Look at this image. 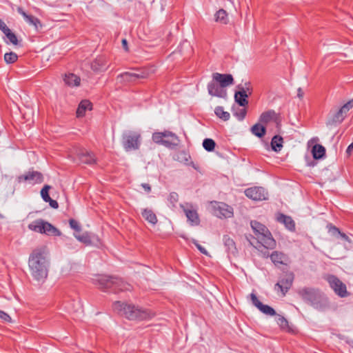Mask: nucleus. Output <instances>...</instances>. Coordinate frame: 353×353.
<instances>
[{"instance_id":"nucleus-23","label":"nucleus","mask_w":353,"mask_h":353,"mask_svg":"<svg viewBox=\"0 0 353 353\" xmlns=\"http://www.w3.org/2000/svg\"><path fill=\"white\" fill-rule=\"evenodd\" d=\"M79 161L85 164L94 165L97 163L95 154L92 152H81L78 154Z\"/></svg>"},{"instance_id":"nucleus-31","label":"nucleus","mask_w":353,"mask_h":353,"mask_svg":"<svg viewBox=\"0 0 353 353\" xmlns=\"http://www.w3.org/2000/svg\"><path fill=\"white\" fill-rule=\"evenodd\" d=\"M45 222L41 219H36L28 225V228L32 231L42 234Z\"/></svg>"},{"instance_id":"nucleus-42","label":"nucleus","mask_w":353,"mask_h":353,"mask_svg":"<svg viewBox=\"0 0 353 353\" xmlns=\"http://www.w3.org/2000/svg\"><path fill=\"white\" fill-rule=\"evenodd\" d=\"M246 114L247 110L245 108L241 109L239 108L235 111L234 110L233 112L234 116L236 117L239 121H243L245 119Z\"/></svg>"},{"instance_id":"nucleus-27","label":"nucleus","mask_w":353,"mask_h":353,"mask_svg":"<svg viewBox=\"0 0 353 353\" xmlns=\"http://www.w3.org/2000/svg\"><path fill=\"white\" fill-rule=\"evenodd\" d=\"M250 132L252 134L255 135L259 138L263 137L266 134V128L264 125L261 124L259 121V123L254 124L250 128Z\"/></svg>"},{"instance_id":"nucleus-13","label":"nucleus","mask_w":353,"mask_h":353,"mask_svg":"<svg viewBox=\"0 0 353 353\" xmlns=\"http://www.w3.org/2000/svg\"><path fill=\"white\" fill-rule=\"evenodd\" d=\"M43 174L32 169L17 177V181L19 183L28 182L32 185L40 184L43 182Z\"/></svg>"},{"instance_id":"nucleus-14","label":"nucleus","mask_w":353,"mask_h":353,"mask_svg":"<svg viewBox=\"0 0 353 353\" xmlns=\"http://www.w3.org/2000/svg\"><path fill=\"white\" fill-rule=\"evenodd\" d=\"M247 197L254 201H263L267 199V192L262 187H252L245 190Z\"/></svg>"},{"instance_id":"nucleus-19","label":"nucleus","mask_w":353,"mask_h":353,"mask_svg":"<svg viewBox=\"0 0 353 353\" xmlns=\"http://www.w3.org/2000/svg\"><path fill=\"white\" fill-rule=\"evenodd\" d=\"M212 79L224 88L234 83L233 77L230 74H220L215 72L212 75Z\"/></svg>"},{"instance_id":"nucleus-9","label":"nucleus","mask_w":353,"mask_h":353,"mask_svg":"<svg viewBox=\"0 0 353 353\" xmlns=\"http://www.w3.org/2000/svg\"><path fill=\"white\" fill-rule=\"evenodd\" d=\"M294 279V274L292 272H286L282 274L278 282L274 285V290L277 292H281L282 296H285L287 292L292 286Z\"/></svg>"},{"instance_id":"nucleus-56","label":"nucleus","mask_w":353,"mask_h":353,"mask_svg":"<svg viewBox=\"0 0 353 353\" xmlns=\"http://www.w3.org/2000/svg\"><path fill=\"white\" fill-rule=\"evenodd\" d=\"M122 46H123V48L125 49V51H128V41L125 39H123L122 40Z\"/></svg>"},{"instance_id":"nucleus-8","label":"nucleus","mask_w":353,"mask_h":353,"mask_svg":"<svg viewBox=\"0 0 353 353\" xmlns=\"http://www.w3.org/2000/svg\"><path fill=\"white\" fill-rule=\"evenodd\" d=\"M324 279L329 283L330 287L338 296L345 298L350 295V293L347 290L345 284L336 276L334 274H327Z\"/></svg>"},{"instance_id":"nucleus-24","label":"nucleus","mask_w":353,"mask_h":353,"mask_svg":"<svg viewBox=\"0 0 353 353\" xmlns=\"http://www.w3.org/2000/svg\"><path fill=\"white\" fill-rule=\"evenodd\" d=\"M92 103L87 99L82 100L77 108L76 114L77 117H83L85 114L86 110H92Z\"/></svg>"},{"instance_id":"nucleus-32","label":"nucleus","mask_w":353,"mask_h":353,"mask_svg":"<svg viewBox=\"0 0 353 353\" xmlns=\"http://www.w3.org/2000/svg\"><path fill=\"white\" fill-rule=\"evenodd\" d=\"M64 81L70 86H78L80 85L81 79L73 73L65 75Z\"/></svg>"},{"instance_id":"nucleus-26","label":"nucleus","mask_w":353,"mask_h":353,"mask_svg":"<svg viewBox=\"0 0 353 353\" xmlns=\"http://www.w3.org/2000/svg\"><path fill=\"white\" fill-rule=\"evenodd\" d=\"M249 96L242 88L241 90H239L235 92L234 100L240 106L245 107L248 104Z\"/></svg>"},{"instance_id":"nucleus-39","label":"nucleus","mask_w":353,"mask_h":353,"mask_svg":"<svg viewBox=\"0 0 353 353\" xmlns=\"http://www.w3.org/2000/svg\"><path fill=\"white\" fill-rule=\"evenodd\" d=\"M237 88H238V90H241V89L243 88V90L245 91V92L247 93L248 94H249L250 96L252 93V86L250 81H246L244 83H241V84L238 85Z\"/></svg>"},{"instance_id":"nucleus-6","label":"nucleus","mask_w":353,"mask_h":353,"mask_svg":"<svg viewBox=\"0 0 353 353\" xmlns=\"http://www.w3.org/2000/svg\"><path fill=\"white\" fill-rule=\"evenodd\" d=\"M152 139L155 143L170 149L176 147L180 141L176 134L169 130L154 132L152 134Z\"/></svg>"},{"instance_id":"nucleus-59","label":"nucleus","mask_w":353,"mask_h":353,"mask_svg":"<svg viewBox=\"0 0 353 353\" xmlns=\"http://www.w3.org/2000/svg\"><path fill=\"white\" fill-rule=\"evenodd\" d=\"M190 164L192 165V167H193L194 169L197 170V168L194 165V163H193L192 161L190 163Z\"/></svg>"},{"instance_id":"nucleus-40","label":"nucleus","mask_w":353,"mask_h":353,"mask_svg":"<svg viewBox=\"0 0 353 353\" xmlns=\"http://www.w3.org/2000/svg\"><path fill=\"white\" fill-rule=\"evenodd\" d=\"M18 56L15 52H10L4 54V60L7 63H14L17 61Z\"/></svg>"},{"instance_id":"nucleus-52","label":"nucleus","mask_w":353,"mask_h":353,"mask_svg":"<svg viewBox=\"0 0 353 353\" xmlns=\"http://www.w3.org/2000/svg\"><path fill=\"white\" fill-rule=\"evenodd\" d=\"M17 12L19 14L22 15L24 17V19L28 17V14L23 10V9L22 8H21V7L17 8Z\"/></svg>"},{"instance_id":"nucleus-11","label":"nucleus","mask_w":353,"mask_h":353,"mask_svg":"<svg viewBox=\"0 0 353 353\" xmlns=\"http://www.w3.org/2000/svg\"><path fill=\"white\" fill-rule=\"evenodd\" d=\"M141 135L136 132H129L123 136V146L125 151L138 150L140 146Z\"/></svg>"},{"instance_id":"nucleus-49","label":"nucleus","mask_w":353,"mask_h":353,"mask_svg":"<svg viewBox=\"0 0 353 353\" xmlns=\"http://www.w3.org/2000/svg\"><path fill=\"white\" fill-rule=\"evenodd\" d=\"M193 243L196 247V248L203 254L208 255V251L205 250V248H203L202 245H201L197 241L194 240Z\"/></svg>"},{"instance_id":"nucleus-3","label":"nucleus","mask_w":353,"mask_h":353,"mask_svg":"<svg viewBox=\"0 0 353 353\" xmlns=\"http://www.w3.org/2000/svg\"><path fill=\"white\" fill-rule=\"evenodd\" d=\"M94 281L95 283L99 285V288L105 292L119 293L132 290V286L130 283L117 277L100 275Z\"/></svg>"},{"instance_id":"nucleus-17","label":"nucleus","mask_w":353,"mask_h":353,"mask_svg":"<svg viewBox=\"0 0 353 353\" xmlns=\"http://www.w3.org/2000/svg\"><path fill=\"white\" fill-rule=\"evenodd\" d=\"M208 93L212 96L219 98H225L227 97L225 89L213 79L208 84Z\"/></svg>"},{"instance_id":"nucleus-55","label":"nucleus","mask_w":353,"mask_h":353,"mask_svg":"<svg viewBox=\"0 0 353 353\" xmlns=\"http://www.w3.org/2000/svg\"><path fill=\"white\" fill-rule=\"evenodd\" d=\"M261 256L265 259L270 257V254L267 250H265V251L261 250Z\"/></svg>"},{"instance_id":"nucleus-15","label":"nucleus","mask_w":353,"mask_h":353,"mask_svg":"<svg viewBox=\"0 0 353 353\" xmlns=\"http://www.w3.org/2000/svg\"><path fill=\"white\" fill-rule=\"evenodd\" d=\"M181 207L191 225H198L200 223V219L197 211L191 204L186 203L185 206L181 205Z\"/></svg>"},{"instance_id":"nucleus-57","label":"nucleus","mask_w":353,"mask_h":353,"mask_svg":"<svg viewBox=\"0 0 353 353\" xmlns=\"http://www.w3.org/2000/svg\"><path fill=\"white\" fill-rule=\"evenodd\" d=\"M303 93L302 92L301 88H299L298 89V97L301 98L303 97Z\"/></svg>"},{"instance_id":"nucleus-12","label":"nucleus","mask_w":353,"mask_h":353,"mask_svg":"<svg viewBox=\"0 0 353 353\" xmlns=\"http://www.w3.org/2000/svg\"><path fill=\"white\" fill-rule=\"evenodd\" d=\"M353 108V99L345 103L337 112L333 114L327 120V125L340 124L345 119L347 112Z\"/></svg>"},{"instance_id":"nucleus-25","label":"nucleus","mask_w":353,"mask_h":353,"mask_svg":"<svg viewBox=\"0 0 353 353\" xmlns=\"http://www.w3.org/2000/svg\"><path fill=\"white\" fill-rule=\"evenodd\" d=\"M277 221L279 223H283L285 228L290 231L295 230V223L291 216L283 214H279L277 216Z\"/></svg>"},{"instance_id":"nucleus-1","label":"nucleus","mask_w":353,"mask_h":353,"mask_svg":"<svg viewBox=\"0 0 353 353\" xmlns=\"http://www.w3.org/2000/svg\"><path fill=\"white\" fill-rule=\"evenodd\" d=\"M28 265L32 276L39 282H43L48 276V261L45 248L34 249L29 256Z\"/></svg>"},{"instance_id":"nucleus-33","label":"nucleus","mask_w":353,"mask_h":353,"mask_svg":"<svg viewBox=\"0 0 353 353\" xmlns=\"http://www.w3.org/2000/svg\"><path fill=\"white\" fill-rule=\"evenodd\" d=\"M283 141V139L282 137H281L279 135L274 136L271 141V147H272V150H274L275 152L280 151L283 147V145H282Z\"/></svg>"},{"instance_id":"nucleus-53","label":"nucleus","mask_w":353,"mask_h":353,"mask_svg":"<svg viewBox=\"0 0 353 353\" xmlns=\"http://www.w3.org/2000/svg\"><path fill=\"white\" fill-rule=\"evenodd\" d=\"M8 28L7 25L0 19V30L3 32Z\"/></svg>"},{"instance_id":"nucleus-5","label":"nucleus","mask_w":353,"mask_h":353,"mask_svg":"<svg viewBox=\"0 0 353 353\" xmlns=\"http://www.w3.org/2000/svg\"><path fill=\"white\" fill-rule=\"evenodd\" d=\"M250 225L260 243L267 250L274 249L276 243L268 228L257 221H252Z\"/></svg>"},{"instance_id":"nucleus-47","label":"nucleus","mask_w":353,"mask_h":353,"mask_svg":"<svg viewBox=\"0 0 353 353\" xmlns=\"http://www.w3.org/2000/svg\"><path fill=\"white\" fill-rule=\"evenodd\" d=\"M332 230H333V232H336V233H337L338 234H339V235H340V236H341L343 240H345V241H348V242H350V239L349 236H348L346 234H345V233H343V232H341L339 230V229L338 228H336V227H335V226H333V227H332Z\"/></svg>"},{"instance_id":"nucleus-48","label":"nucleus","mask_w":353,"mask_h":353,"mask_svg":"<svg viewBox=\"0 0 353 353\" xmlns=\"http://www.w3.org/2000/svg\"><path fill=\"white\" fill-rule=\"evenodd\" d=\"M0 319L5 322H10L11 317L5 312L0 310Z\"/></svg>"},{"instance_id":"nucleus-46","label":"nucleus","mask_w":353,"mask_h":353,"mask_svg":"<svg viewBox=\"0 0 353 353\" xmlns=\"http://www.w3.org/2000/svg\"><path fill=\"white\" fill-rule=\"evenodd\" d=\"M25 20L28 23L32 24V25L35 26L36 27H37V24L40 23V21L38 18H37L34 16L31 15V14H28V17H26L25 19Z\"/></svg>"},{"instance_id":"nucleus-45","label":"nucleus","mask_w":353,"mask_h":353,"mask_svg":"<svg viewBox=\"0 0 353 353\" xmlns=\"http://www.w3.org/2000/svg\"><path fill=\"white\" fill-rule=\"evenodd\" d=\"M69 224H70V228H72L76 232H79L81 231V226H80L79 222L77 221L76 220H74L73 219H70L69 220Z\"/></svg>"},{"instance_id":"nucleus-29","label":"nucleus","mask_w":353,"mask_h":353,"mask_svg":"<svg viewBox=\"0 0 353 353\" xmlns=\"http://www.w3.org/2000/svg\"><path fill=\"white\" fill-rule=\"evenodd\" d=\"M314 159H322L325 157V148L321 144H315L312 149Z\"/></svg>"},{"instance_id":"nucleus-35","label":"nucleus","mask_w":353,"mask_h":353,"mask_svg":"<svg viewBox=\"0 0 353 353\" xmlns=\"http://www.w3.org/2000/svg\"><path fill=\"white\" fill-rule=\"evenodd\" d=\"M214 113L217 117L224 121H228L230 118V114L228 112L224 111L222 106H216L214 109Z\"/></svg>"},{"instance_id":"nucleus-4","label":"nucleus","mask_w":353,"mask_h":353,"mask_svg":"<svg viewBox=\"0 0 353 353\" xmlns=\"http://www.w3.org/2000/svg\"><path fill=\"white\" fill-rule=\"evenodd\" d=\"M301 299L310 303L314 308L323 311L328 307V299L323 296L318 290L303 288L297 292Z\"/></svg>"},{"instance_id":"nucleus-44","label":"nucleus","mask_w":353,"mask_h":353,"mask_svg":"<svg viewBox=\"0 0 353 353\" xmlns=\"http://www.w3.org/2000/svg\"><path fill=\"white\" fill-rule=\"evenodd\" d=\"M179 201V195L176 192H171L168 196V201L171 204L172 207L174 208Z\"/></svg>"},{"instance_id":"nucleus-20","label":"nucleus","mask_w":353,"mask_h":353,"mask_svg":"<svg viewBox=\"0 0 353 353\" xmlns=\"http://www.w3.org/2000/svg\"><path fill=\"white\" fill-rule=\"evenodd\" d=\"M108 61L105 57L99 56L92 63L91 68L95 72H104L108 68Z\"/></svg>"},{"instance_id":"nucleus-28","label":"nucleus","mask_w":353,"mask_h":353,"mask_svg":"<svg viewBox=\"0 0 353 353\" xmlns=\"http://www.w3.org/2000/svg\"><path fill=\"white\" fill-rule=\"evenodd\" d=\"M42 234L54 236H59L61 235V232L56 227L47 221L45 222Z\"/></svg>"},{"instance_id":"nucleus-7","label":"nucleus","mask_w":353,"mask_h":353,"mask_svg":"<svg viewBox=\"0 0 353 353\" xmlns=\"http://www.w3.org/2000/svg\"><path fill=\"white\" fill-rule=\"evenodd\" d=\"M150 72L146 68L134 69V72H125L117 77L119 83L123 85L135 83L139 79L148 78Z\"/></svg>"},{"instance_id":"nucleus-36","label":"nucleus","mask_w":353,"mask_h":353,"mask_svg":"<svg viewBox=\"0 0 353 353\" xmlns=\"http://www.w3.org/2000/svg\"><path fill=\"white\" fill-rule=\"evenodd\" d=\"M3 33L7 37L9 42L14 46H17L19 44V40L16 36V34L12 32L10 29L8 28Z\"/></svg>"},{"instance_id":"nucleus-34","label":"nucleus","mask_w":353,"mask_h":353,"mask_svg":"<svg viewBox=\"0 0 353 353\" xmlns=\"http://www.w3.org/2000/svg\"><path fill=\"white\" fill-rule=\"evenodd\" d=\"M215 21L223 24H227L228 17L227 12L223 9L219 10L214 14Z\"/></svg>"},{"instance_id":"nucleus-37","label":"nucleus","mask_w":353,"mask_h":353,"mask_svg":"<svg viewBox=\"0 0 353 353\" xmlns=\"http://www.w3.org/2000/svg\"><path fill=\"white\" fill-rule=\"evenodd\" d=\"M216 146L215 141L212 139H205L203 141V147L208 152H212Z\"/></svg>"},{"instance_id":"nucleus-2","label":"nucleus","mask_w":353,"mask_h":353,"mask_svg":"<svg viewBox=\"0 0 353 353\" xmlns=\"http://www.w3.org/2000/svg\"><path fill=\"white\" fill-rule=\"evenodd\" d=\"M113 310L118 314L129 320L143 321L151 319L153 316L148 310H143L134 305L125 304L121 301L113 303Z\"/></svg>"},{"instance_id":"nucleus-41","label":"nucleus","mask_w":353,"mask_h":353,"mask_svg":"<svg viewBox=\"0 0 353 353\" xmlns=\"http://www.w3.org/2000/svg\"><path fill=\"white\" fill-rule=\"evenodd\" d=\"M50 188V185H45L41 190V196L45 202H47V201H50L51 198L48 193Z\"/></svg>"},{"instance_id":"nucleus-18","label":"nucleus","mask_w":353,"mask_h":353,"mask_svg":"<svg viewBox=\"0 0 353 353\" xmlns=\"http://www.w3.org/2000/svg\"><path fill=\"white\" fill-rule=\"evenodd\" d=\"M279 120V114L274 110H269L262 112L259 118V121L265 126L271 121L277 123Z\"/></svg>"},{"instance_id":"nucleus-54","label":"nucleus","mask_w":353,"mask_h":353,"mask_svg":"<svg viewBox=\"0 0 353 353\" xmlns=\"http://www.w3.org/2000/svg\"><path fill=\"white\" fill-rule=\"evenodd\" d=\"M352 150H353V142H352V143H351L348 145V147H347V150H346V154H347L348 156H350V155L351 154V152H352Z\"/></svg>"},{"instance_id":"nucleus-21","label":"nucleus","mask_w":353,"mask_h":353,"mask_svg":"<svg viewBox=\"0 0 353 353\" xmlns=\"http://www.w3.org/2000/svg\"><path fill=\"white\" fill-rule=\"evenodd\" d=\"M270 258L272 262L276 266L280 265H287L288 257L286 254L281 252L274 251L270 254Z\"/></svg>"},{"instance_id":"nucleus-58","label":"nucleus","mask_w":353,"mask_h":353,"mask_svg":"<svg viewBox=\"0 0 353 353\" xmlns=\"http://www.w3.org/2000/svg\"><path fill=\"white\" fill-rule=\"evenodd\" d=\"M181 154H182V155H183V156H184V160H185V161H188V158L186 157L187 154L183 152H181Z\"/></svg>"},{"instance_id":"nucleus-10","label":"nucleus","mask_w":353,"mask_h":353,"mask_svg":"<svg viewBox=\"0 0 353 353\" xmlns=\"http://www.w3.org/2000/svg\"><path fill=\"white\" fill-rule=\"evenodd\" d=\"M213 214L219 218H230L233 216V208L223 202H210Z\"/></svg>"},{"instance_id":"nucleus-60","label":"nucleus","mask_w":353,"mask_h":353,"mask_svg":"<svg viewBox=\"0 0 353 353\" xmlns=\"http://www.w3.org/2000/svg\"><path fill=\"white\" fill-rule=\"evenodd\" d=\"M0 217H1V215L0 214Z\"/></svg>"},{"instance_id":"nucleus-50","label":"nucleus","mask_w":353,"mask_h":353,"mask_svg":"<svg viewBox=\"0 0 353 353\" xmlns=\"http://www.w3.org/2000/svg\"><path fill=\"white\" fill-rule=\"evenodd\" d=\"M47 202L49 203L50 205L54 209H57L59 208L58 202L54 199H52L50 198V201H47Z\"/></svg>"},{"instance_id":"nucleus-51","label":"nucleus","mask_w":353,"mask_h":353,"mask_svg":"<svg viewBox=\"0 0 353 353\" xmlns=\"http://www.w3.org/2000/svg\"><path fill=\"white\" fill-rule=\"evenodd\" d=\"M142 188L144 189V190L149 193L151 192V186L148 183H142L141 184Z\"/></svg>"},{"instance_id":"nucleus-43","label":"nucleus","mask_w":353,"mask_h":353,"mask_svg":"<svg viewBox=\"0 0 353 353\" xmlns=\"http://www.w3.org/2000/svg\"><path fill=\"white\" fill-rule=\"evenodd\" d=\"M276 322L282 330H287L289 327L287 319L281 315H278Z\"/></svg>"},{"instance_id":"nucleus-16","label":"nucleus","mask_w":353,"mask_h":353,"mask_svg":"<svg viewBox=\"0 0 353 353\" xmlns=\"http://www.w3.org/2000/svg\"><path fill=\"white\" fill-rule=\"evenodd\" d=\"M250 296L252 303L256 307H257L262 313L269 316L276 315V311L274 310V309L268 305L263 304L258 299L256 295L254 293H251Z\"/></svg>"},{"instance_id":"nucleus-30","label":"nucleus","mask_w":353,"mask_h":353,"mask_svg":"<svg viewBox=\"0 0 353 353\" xmlns=\"http://www.w3.org/2000/svg\"><path fill=\"white\" fill-rule=\"evenodd\" d=\"M141 215L148 222L152 225H155L158 221L156 214L150 209H143L141 212Z\"/></svg>"},{"instance_id":"nucleus-22","label":"nucleus","mask_w":353,"mask_h":353,"mask_svg":"<svg viewBox=\"0 0 353 353\" xmlns=\"http://www.w3.org/2000/svg\"><path fill=\"white\" fill-rule=\"evenodd\" d=\"M223 244L228 254L236 256L238 253L234 241L229 235H223Z\"/></svg>"},{"instance_id":"nucleus-38","label":"nucleus","mask_w":353,"mask_h":353,"mask_svg":"<svg viewBox=\"0 0 353 353\" xmlns=\"http://www.w3.org/2000/svg\"><path fill=\"white\" fill-rule=\"evenodd\" d=\"M74 236L78 241L85 245H90L92 243L91 238L87 232L82 234H74Z\"/></svg>"}]
</instances>
